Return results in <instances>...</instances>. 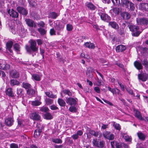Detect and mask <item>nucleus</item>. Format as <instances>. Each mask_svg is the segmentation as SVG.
<instances>
[{
  "instance_id": "40",
  "label": "nucleus",
  "mask_w": 148,
  "mask_h": 148,
  "mask_svg": "<svg viewBox=\"0 0 148 148\" xmlns=\"http://www.w3.org/2000/svg\"><path fill=\"white\" fill-rule=\"evenodd\" d=\"M110 133V132L109 131H106L103 133V135L104 137L107 139Z\"/></svg>"
},
{
  "instance_id": "35",
  "label": "nucleus",
  "mask_w": 148,
  "mask_h": 148,
  "mask_svg": "<svg viewBox=\"0 0 148 148\" xmlns=\"http://www.w3.org/2000/svg\"><path fill=\"white\" fill-rule=\"evenodd\" d=\"M142 64L144 66L146 69L148 68V61L146 59H145L142 61Z\"/></svg>"
},
{
  "instance_id": "39",
  "label": "nucleus",
  "mask_w": 148,
  "mask_h": 148,
  "mask_svg": "<svg viewBox=\"0 0 148 148\" xmlns=\"http://www.w3.org/2000/svg\"><path fill=\"white\" fill-rule=\"evenodd\" d=\"M41 103V102L38 100H36L32 102V105L34 106H38L40 105Z\"/></svg>"
},
{
  "instance_id": "50",
  "label": "nucleus",
  "mask_w": 148,
  "mask_h": 148,
  "mask_svg": "<svg viewBox=\"0 0 148 148\" xmlns=\"http://www.w3.org/2000/svg\"><path fill=\"white\" fill-rule=\"evenodd\" d=\"M63 92L64 94L66 95H67L69 96H70L72 95V94L71 92L69 90H63Z\"/></svg>"
},
{
  "instance_id": "36",
  "label": "nucleus",
  "mask_w": 148,
  "mask_h": 148,
  "mask_svg": "<svg viewBox=\"0 0 148 148\" xmlns=\"http://www.w3.org/2000/svg\"><path fill=\"white\" fill-rule=\"evenodd\" d=\"M44 117L47 119L50 120L53 118V117L50 113L47 112L44 115Z\"/></svg>"
},
{
  "instance_id": "6",
  "label": "nucleus",
  "mask_w": 148,
  "mask_h": 148,
  "mask_svg": "<svg viewBox=\"0 0 148 148\" xmlns=\"http://www.w3.org/2000/svg\"><path fill=\"white\" fill-rule=\"evenodd\" d=\"M77 99L72 97L67 98H66V102L67 104L71 106L75 105L77 103Z\"/></svg>"
},
{
  "instance_id": "62",
  "label": "nucleus",
  "mask_w": 148,
  "mask_h": 148,
  "mask_svg": "<svg viewBox=\"0 0 148 148\" xmlns=\"http://www.w3.org/2000/svg\"><path fill=\"white\" fill-rule=\"evenodd\" d=\"M94 90L97 93H100V90L99 88L98 87H95L94 88Z\"/></svg>"
},
{
  "instance_id": "37",
  "label": "nucleus",
  "mask_w": 148,
  "mask_h": 148,
  "mask_svg": "<svg viewBox=\"0 0 148 148\" xmlns=\"http://www.w3.org/2000/svg\"><path fill=\"white\" fill-rule=\"evenodd\" d=\"M138 77L139 79L143 81H145L147 79V77L144 75H138Z\"/></svg>"
},
{
  "instance_id": "22",
  "label": "nucleus",
  "mask_w": 148,
  "mask_h": 148,
  "mask_svg": "<svg viewBox=\"0 0 148 148\" xmlns=\"http://www.w3.org/2000/svg\"><path fill=\"white\" fill-rule=\"evenodd\" d=\"M121 134L126 141H131L132 138L131 137L128 135L126 133L121 132Z\"/></svg>"
},
{
  "instance_id": "41",
  "label": "nucleus",
  "mask_w": 148,
  "mask_h": 148,
  "mask_svg": "<svg viewBox=\"0 0 148 148\" xmlns=\"http://www.w3.org/2000/svg\"><path fill=\"white\" fill-rule=\"evenodd\" d=\"M42 132L38 130L37 129L35 130L34 132V136L35 138H37L39 136Z\"/></svg>"
},
{
  "instance_id": "9",
  "label": "nucleus",
  "mask_w": 148,
  "mask_h": 148,
  "mask_svg": "<svg viewBox=\"0 0 148 148\" xmlns=\"http://www.w3.org/2000/svg\"><path fill=\"white\" fill-rule=\"evenodd\" d=\"M128 4H130V5L132 6V4L131 2L128 0H121V4L122 7H125V8H128Z\"/></svg>"
},
{
  "instance_id": "54",
  "label": "nucleus",
  "mask_w": 148,
  "mask_h": 148,
  "mask_svg": "<svg viewBox=\"0 0 148 148\" xmlns=\"http://www.w3.org/2000/svg\"><path fill=\"white\" fill-rule=\"evenodd\" d=\"M97 132H95L94 130H89V133L95 137L97 136Z\"/></svg>"
},
{
  "instance_id": "19",
  "label": "nucleus",
  "mask_w": 148,
  "mask_h": 148,
  "mask_svg": "<svg viewBox=\"0 0 148 148\" xmlns=\"http://www.w3.org/2000/svg\"><path fill=\"white\" fill-rule=\"evenodd\" d=\"M13 119L12 118H8L5 120V123L8 126H12L13 123Z\"/></svg>"
},
{
  "instance_id": "16",
  "label": "nucleus",
  "mask_w": 148,
  "mask_h": 148,
  "mask_svg": "<svg viewBox=\"0 0 148 148\" xmlns=\"http://www.w3.org/2000/svg\"><path fill=\"white\" fill-rule=\"evenodd\" d=\"M85 5L88 9L92 10H95L96 8V7L91 2H87Z\"/></svg>"
},
{
  "instance_id": "1",
  "label": "nucleus",
  "mask_w": 148,
  "mask_h": 148,
  "mask_svg": "<svg viewBox=\"0 0 148 148\" xmlns=\"http://www.w3.org/2000/svg\"><path fill=\"white\" fill-rule=\"evenodd\" d=\"M29 42L30 46L26 45L25 49L27 52L29 54H32L34 52H36L38 50V47L37 46L36 41L34 40H30Z\"/></svg>"
},
{
  "instance_id": "38",
  "label": "nucleus",
  "mask_w": 148,
  "mask_h": 148,
  "mask_svg": "<svg viewBox=\"0 0 148 148\" xmlns=\"http://www.w3.org/2000/svg\"><path fill=\"white\" fill-rule=\"evenodd\" d=\"M45 94L47 96L50 98H55L57 97L56 95H54L52 93H51L50 92H45Z\"/></svg>"
},
{
  "instance_id": "60",
  "label": "nucleus",
  "mask_w": 148,
  "mask_h": 148,
  "mask_svg": "<svg viewBox=\"0 0 148 148\" xmlns=\"http://www.w3.org/2000/svg\"><path fill=\"white\" fill-rule=\"evenodd\" d=\"M102 100H103V101L107 103V104H108L110 106H113V103H112L110 101H109L108 100L104 99H102Z\"/></svg>"
},
{
  "instance_id": "48",
  "label": "nucleus",
  "mask_w": 148,
  "mask_h": 148,
  "mask_svg": "<svg viewBox=\"0 0 148 148\" xmlns=\"http://www.w3.org/2000/svg\"><path fill=\"white\" fill-rule=\"evenodd\" d=\"M46 103L48 105H50L53 103V100L49 98L46 99L45 100Z\"/></svg>"
},
{
  "instance_id": "32",
  "label": "nucleus",
  "mask_w": 148,
  "mask_h": 148,
  "mask_svg": "<svg viewBox=\"0 0 148 148\" xmlns=\"http://www.w3.org/2000/svg\"><path fill=\"white\" fill-rule=\"evenodd\" d=\"M19 82L16 79H11L10 81V84L12 86L15 85H18L19 84Z\"/></svg>"
},
{
  "instance_id": "18",
  "label": "nucleus",
  "mask_w": 148,
  "mask_h": 148,
  "mask_svg": "<svg viewBox=\"0 0 148 148\" xmlns=\"http://www.w3.org/2000/svg\"><path fill=\"white\" fill-rule=\"evenodd\" d=\"M95 70L93 68L91 67L88 68L87 70L86 71V75H88V74L89 73V76L90 77H92L93 76L92 73H95Z\"/></svg>"
},
{
  "instance_id": "61",
  "label": "nucleus",
  "mask_w": 148,
  "mask_h": 148,
  "mask_svg": "<svg viewBox=\"0 0 148 148\" xmlns=\"http://www.w3.org/2000/svg\"><path fill=\"white\" fill-rule=\"evenodd\" d=\"M50 108L52 110H55L58 109V108L54 105H52L50 106Z\"/></svg>"
},
{
  "instance_id": "15",
  "label": "nucleus",
  "mask_w": 148,
  "mask_h": 148,
  "mask_svg": "<svg viewBox=\"0 0 148 148\" xmlns=\"http://www.w3.org/2000/svg\"><path fill=\"white\" fill-rule=\"evenodd\" d=\"M109 25L112 28L118 29L119 28L118 24L114 21H110L109 22Z\"/></svg>"
},
{
  "instance_id": "29",
  "label": "nucleus",
  "mask_w": 148,
  "mask_h": 148,
  "mask_svg": "<svg viewBox=\"0 0 148 148\" xmlns=\"http://www.w3.org/2000/svg\"><path fill=\"white\" fill-rule=\"evenodd\" d=\"M137 135L139 139L142 140L144 141L145 139V135L142 132L137 133Z\"/></svg>"
},
{
  "instance_id": "57",
  "label": "nucleus",
  "mask_w": 148,
  "mask_h": 148,
  "mask_svg": "<svg viewBox=\"0 0 148 148\" xmlns=\"http://www.w3.org/2000/svg\"><path fill=\"white\" fill-rule=\"evenodd\" d=\"M114 135L113 134L110 133L107 139L110 140H112L114 139Z\"/></svg>"
},
{
  "instance_id": "59",
  "label": "nucleus",
  "mask_w": 148,
  "mask_h": 148,
  "mask_svg": "<svg viewBox=\"0 0 148 148\" xmlns=\"http://www.w3.org/2000/svg\"><path fill=\"white\" fill-rule=\"evenodd\" d=\"M10 147L11 148H18V146L17 144L13 143L10 144Z\"/></svg>"
},
{
  "instance_id": "52",
  "label": "nucleus",
  "mask_w": 148,
  "mask_h": 148,
  "mask_svg": "<svg viewBox=\"0 0 148 148\" xmlns=\"http://www.w3.org/2000/svg\"><path fill=\"white\" fill-rule=\"evenodd\" d=\"M52 141L53 142L57 143H61L62 142V140L59 138L53 139Z\"/></svg>"
},
{
  "instance_id": "23",
  "label": "nucleus",
  "mask_w": 148,
  "mask_h": 148,
  "mask_svg": "<svg viewBox=\"0 0 148 148\" xmlns=\"http://www.w3.org/2000/svg\"><path fill=\"white\" fill-rule=\"evenodd\" d=\"M5 93L6 95L10 97H13L14 96V94L11 88H8L5 91Z\"/></svg>"
},
{
  "instance_id": "46",
  "label": "nucleus",
  "mask_w": 148,
  "mask_h": 148,
  "mask_svg": "<svg viewBox=\"0 0 148 148\" xmlns=\"http://www.w3.org/2000/svg\"><path fill=\"white\" fill-rule=\"evenodd\" d=\"M38 25L40 28H43L45 26V23L42 21H41L37 23Z\"/></svg>"
},
{
  "instance_id": "12",
  "label": "nucleus",
  "mask_w": 148,
  "mask_h": 148,
  "mask_svg": "<svg viewBox=\"0 0 148 148\" xmlns=\"http://www.w3.org/2000/svg\"><path fill=\"white\" fill-rule=\"evenodd\" d=\"M8 12L10 16L12 17L17 18L18 17V12L13 10H8Z\"/></svg>"
},
{
  "instance_id": "3",
  "label": "nucleus",
  "mask_w": 148,
  "mask_h": 148,
  "mask_svg": "<svg viewBox=\"0 0 148 148\" xmlns=\"http://www.w3.org/2000/svg\"><path fill=\"white\" fill-rule=\"evenodd\" d=\"M10 65L7 64L5 60H0V69L2 70H8L10 69Z\"/></svg>"
},
{
  "instance_id": "2",
  "label": "nucleus",
  "mask_w": 148,
  "mask_h": 148,
  "mask_svg": "<svg viewBox=\"0 0 148 148\" xmlns=\"http://www.w3.org/2000/svg\"><path fill=\"white\" fill-rule=\"evenodd\" d=\"M128 27L130 31L133 33L132 35L138 36L141 33V32L139 31V27L137 26L131 24L128 25Z\"/></svg>"
},
{
  "instance_id": "27",
  "label": "nucleus",
  "mask_w": 148,
  "mask_h": 148,
  "mask_svg": "<svg viewBox=\"0 0 148 148\" xmlns=\"http://www.w3.org/2000/svg\"><path fill=\"white\" fill-rule=\"evenodd\" d=\"M22 87L26 89H29L31 88V85L29 83L27 82H23L22 83Z\"/></svg>"
},
{
  "instance_id": "58",
  "label": "nucleus",
  "mask_w": 148,
  "mask_h": 148,
  "mask_svg": "<svg viewBox=\"0 0 148 148\" xmlns=\"http://www.w3.org/2000/svg\"><path fill=\"white\" fill-rule=\"evenodd\" d=\"M50 34L51 35H56V31L53 28H52L50 29Z\"/></svg>"
},
{
  "instance_id": "34",
  "label": "nucleus",
  "mask_w": 148,
  "mask_h": 148,
  "mask_svg": "<svg viewBox=\"0 0 148 148\" xmlns=\"http://www.w3.org/2000/svg\"><path fill=\"white\" fill-rule=\"evenodd\" d=\"M59 14L55 12H52L50 13L49 16L53 19H56L58 16Z\"/></svg>"
},
{
  "instance_id": "63",
  "label": "nucleus",
  "mask_w": 148,
  "mask_h": 148,
  "mask_svg": "<svg viewBox=\"0 0 148 148\" xmlns=\"http://www.w3.org/2000/svg\"><path fill=\"white\" fill-rule=\"evenodd\" d=\"M116 142L114 141H112L111 142V146L112 148H114L115 147V145L117 143Z\"/></svg>"
},
{
  "instance_id": "8",
  "label": "nucleus",
  "mask_w": 148,
  "mask_h": 148,
  "mask_svg": "<svg viewBox=\"0 0 148 148\" xmlns=\"http://www.w3.org/2000/svg\"><path fill=\"white\" fill-rule=\"evenodd\" d=\"M30 118L34 120L39 121L41 119V117L39 114L36 112L32 113L30 116Z\"/></svg>"
},
{
  "instance_id": "26",
  "label": "nucleus",
  "mask_w": 148,
  "mask_h": 148,
  "mask_svg": "<svg viewBox=\"0 0 148 148\" xmlns=\"http://www.w3.org/2000/svg\"><path fill=\"white\" fill-rule=\"evenodd\" d=\"M135 115L136 117L140 120L142 121L144 120V119L142 117L140 112L137 110L135 111Z\"/></svg>"
},
{
  "instance_id": "45",
  "label": "nucleus",
  "mask_w": 148,
  "mask_h": 148,
  "mask_svg": "<svg viewBox=\"0 0 148 148\" xmlns=\"http://www.w3.org/2000/svg\"><path fill=\"white\" fill-rule=\"evenodd\" d=\"M27 93L28 95H33L35 93V91L33 89L31 88L30 89L27 90Z\"/></svg>"
},
{
  "instance_id": "42",
  "label": "nucleus",
  "mask_w": 148,
  "mask_h": 148,
  "mask_svg": "<svg viewBox=\"0 0 148 148\" xmlns=\"http://www.w3.org/2000/svg\"><path fill=\"white\" fill-rule=\"evenodd\" d=\"M113 11L116 15H118L119 14L120 12V9L117 8H115L113 9Z\"/></svg>"
},
{
  "instance_id": "24",
  "label": "nucleus",
  "mask_w": 148,
  "mask_h": 148,
  "mask_svg": "<svg viewBox=\"0 0 148 148\" xmlns=\"http://www.w3.org/2000/svg\"><path fill=\"white\" fill-rule=\"evenodd\" d=\"M13 44V42L12 41H9L7 42L6 44L7 49L10 53H12V50L11 49V48L12 47Z\"/></svg>"
},
{
  "instance_id": "14",
  "label": "nucleus",
  "mask_w": 148,
  "mask_h": 148,
  "mask_svg": "<svg viewBox=\"0 0 148 148\" xmlns=\"http://www.w3.org/2000/svg\"><path fill=\"white\" fill-rule=\"evenodd\" d=\"M126 47L124 45H120L116 47V52H123L126 49Z\"/></svg>"
},
{
  "instance_id": "17",
  "label": "nucleus",
  "mask_w": 148,
  "mask_h": 148,
  "mask_svg": "<svg viewBox=\"0 0 148 148\" xmlns=\"http://www.w3.org/2000/svg\"><path fill=\"white\" fill-rule=\"evenodd\" d=\"M134 65L135 67L138 70L142 69L143 68V66L141 63L138 61H136L134 62Z\"/></svg>"
},
{
  "instance_id": "30",
  "label": "nucleus",
  "mask_w": 148,
  "mask_h": 148,
  "mask_svg": "<svg viewBox=\"0 0 148 148\" xmlns=\"http://www.w3.org/2000/svg\"><path fill=\"white\" fill-rule=\"evenodd\" d=\"M37 30L42 36L45 35L47 32V30L42 28H38Z\"/></svg>"
},
{
  "instance_id": "56",
  "label": "nucleus",
  "mask_w": 148,
  "mask_h": 148,
  "mask_svg": "<svg viewBox=\"0 0 148 148\" xmlns=\"http://www.w3.org/2000/svg\"><path fill=\"white\" fill-rule=\"evenodd\" d=\"M131 3L132 4V6L130 5V4H128V8H127L128 9H130L131 10H133L134 8V5L133 3L131 2Z\"/></svg>"
},
{
  "instance_id": "55",
  "label": "nucleus",
  "mask_w": 148,
  "mask_h": 148,
  "mask_svg": "<svg viewBox=\"0 0 148 148\" xmlns=\"http://www.w3.org/2000/svg\"><path fill=\"white\" fill-rule=\"evenodd\" d=\"M49 110L48 108L46 107H42L41 108L40 110L42 112H46Z\"/></svg>"
},
{
  "instance_id": "31",
  "label": "nucleus",
  "mask_w": 148,
  "mask_h": 148,
  "mask_svg": "<svg viewBox=\"0 0 148 148\" xmlns=\"http://www.w3.org/2000/svg\"><path fill=\"white\" fill-rule=\"evenodd\" d=\"M112 124L113 126L116 130L120 131L121 129V126L119 123H116L114 121L112 122Z\"/></svg>"
},
{
  "instance_id": "47",
  "label": "nucleus",
  "mask_w": 148,
  "mask_h": 148,
  "mask_svg": "<svg viewBox=\"0 0 148 148\" xmlns=\"http://www.w3.org/2000/svg\"><path fill=\"white\" fill-rule=\"evenodd\" d=\"M66 28L68 31H70L72 30L73 27L71 24H67L66 25Z\"/></svg>"
},
{
  "instance_id": "53",
  "label": "nucleus",
  "mask_w": 148,
  "mask_h": 148,
  "mask_svg": "<svg viewBox=\"0 0 148 148\" xmlns=\"http://www.w3.org/2000/svg\"><path fill=\"white\" fill-rule=\"evenodd\" d=\"M13 46L15 50L17 51H19L20 47L18 44L16 43Z\"/></svg>"
},
{
  "instance_id": "7",
  "label": "nucleus",
  "mask_w": 148,
  "mask_h": 148,
  "mask_svg": "<svg viewBox=\"0 0 148 148\" xmlns=\"http://www.w3.org/2000/svg\"><path fill=\"white\" fill-rule=\"evenodd\" d=\"M98 14L102 20L108 22L111 20L110 17L106 14L100 12L98 13Z\"/></svg>"
},
{
  "instance_id": "49",
  "label": "nucleus",
  "mask_w": 148,
  "mask_h": 148,
  "mask_svg": "<svg viewBox=\"0 0 148 148\" xmlns=\"http://www.w3.org/2000/svg\"><path fill=\"white\" fill-rule=\"evenodd\" d=\"M69 110L72 112H77L76 108L74 106H71L69 108Z\"/></svg>"
},
{
  "instance_id": "13",
  "label": "nucleus",
  "mask_w": 148,
  "mask_h": 148,
  "mask_svg": "<svg viewBox=\"0 0 148 148\" xmlns=\"http://www.w3.org/2000/svg\"><path fill=\"white\" fill-rule=\"evenodd\" d=\"M41 77L42 75L40 74H33L32 75V79L33 80L39 81L40 80Z\"/></svg>"
},
{
  "instance_id": "28",
  "label": "nucleus",
  "mask_w": 148,
  "mask_h": 148,
  "mask_svg": "<svg viewBox=\"0 0 148 148\" xmlns=\"http://www.w3.org/2000/svg\"><path fill=\"white\" fill-rule=\"evenodd\" d=\"M58 102L60 106L64 107L66 106V103L65 101L62 99L59 98L58 100Z\"/></svg>"
},
{
  "instance_id": "11",
  "label": "nucleus",
  "mask_w": 148,
  "mask_h": 148,
  "mask_svg": "<svg viewBox=\"0 0 148 148\" xmlns=\"http://www.w3.org/2000/svg\"><path fill=\"white\" fill-rule=\"evenodd\" d=\"M26 23L27 25L31 27H36V25L34 23V21L30 19H27L25 20Z\"/></svg>"
},
{
  "instance_id": "44",
  "label": "nucleus",
  "mask_w": 148,
  "mask_h": 148,
  "mask_svg": "<svg viewBox=\"0 0 148 148\" xmlns=\"http://www.w3.org/2000/svg\"><path fill=\"white\" fill-rule=\"evenodd\" d=\"M37 127L38 130L40 131L41 132L42 131V130L43 128V125L40 123H37Z\"/></svg>"
},
{
  "instance_id": "43",
  "label": "nucleus",
  "mask_w": 148,
  "mask_h": 148,
  "mask_svg": "<svg viewBox=\"0 0 148 148\" xmlns=\"http://www.w3.org/2000/svg\"><path fill=\"white\" fill-rule=\"evenodd\" d=\"M12 76L14 78H17L19 77V75L18 72L15 71L12 73Z\"/></svg>"
},
{
  "instance_id": "21",
  "label": "nucleus",
  "mask_w": 148,
  "mask_h": 148,
  "mask_svg": "<svg viewBox=\"0 0 148 148\" xmlns=\"http://www.w3.org/2000/svg\"><path fill=\"white\" fill-rule=\"evenodd\" d=\"M84 46L89 49H94L95 47V45L93 43L90 42H87L84 44Z\"/></svg>"
},
{
  "instance_id": "4",
  "label": "nucleus",
  "mask_w": 148,
  "mask_h": 148,
  "mask_svg": "<svg viewBox=\"0 0 148 148\" xmlns=\"http://www.w3.org/2000/svg\"><path fill=\"white\" fill-rule=\"evenodd\" d=\"M92 143L94 145L98 147L103 148L105 145V142L103 140L100 142L97 141V139H95L93 140Z\"/></svg>"
},
{
  "instance_id": "64",
  "label": "nucleus",
  "mask_w": 148,
  "mask_h": 148,
  "mask_svg": "<svg viewBox=\"0 0 148 148\" xmlns=\"http://www.w3.org/2000/svg\"><path fill=\"white\" fill-rule=\"evenodd\" d=\"M71 137L74 140H76V139H77L78 138L79 136L76 134L73 135Z\"/></svg>"
},
{
  "instance_id": "51",
  "label": "nucleus",
  "mask_w": 148,
  "mask_h": 148,
  "mask_svg": "<svg viewBox=\"0 0 148 148\" xmlns=\"http://www.w3.org/2000/svg\"><path fill=\"white\" fill-rule=\"evenodd\" d=\"M120 0H111L113 4L115 5L120 4Z\"/></svg>"
},
{
  "instance_id": "5",
  "label": "nucleus",
  "mask_w": 148,
  "mask_h": 148,
  "mask_svg": "<svg viewBox=\"0 0 148 148\" xmlns=\"http://www.w3.org/2000/svg\"><path fill=\"white\" fill-rule=\"evenodd\" d=\"M136 21L138 25H148V18H141L140 19L137 18Z\"/></svg>"
},
{
  "instance_id": "20",
  "label": "nucleus",
  "mask_w": 148,
  "mask_h": 148,
  "mask_svg": "<svg viewBox=\"0 0 148 148\" xmlns=\"http://www.w3.org/2000/svg\"><path fill=\"white\" fill-rule=\"evenodd\" d=\"M121 16L124 20H128L130 17V14L127 12H123L121 14Z\"/></svg>"
},
{
  "instance_id": "25",
  "label": "nucleus",
  "mask_w": 148,
  "mask_h": 148,
  "mask_svg": "<svg viewBox=\"0 0 148 148\" xmlns=\"http://www.w3.org/2000/svg\"><path fill=\"white\" fill-rule=\"evenodd\" d=\"M64 27V25L62 24H61L60 23H58V25H56V26H55V28L58 31H60L62 30Z\"/></svg>"
},
{
  "instance_id": "33",
  "label": "nucleus",
  "mask_w": 148,
  "mask_h": 148,
  "mask_svg": "<svg viewBox=\"0 0 148 148\" xmlns=\"http://www.w3.org/2000/svg\"><path fill=\"white\" fill-rule=\"evenodd\" d=\"M113 95H121V91L119 89L116 88H114L113 90V92H112Z\"/></svg>"
},
{
  "instance_id": "10",
  "label": "nucleus",
  "mask_w": 148,
  "mask_h": 148,
  "mask_svg": "<svg viewBox=\"0 0 148 148\" xmlns=\"http://www.w3.org/2000/svg\"><path fill=\"white\" fill-rule=\"evenodd\" d=\"M17 10L20 13L22 14L23 15H26L27 14V10L23 7H18L17 8Z\"/></svg>"
}]
</instances>
